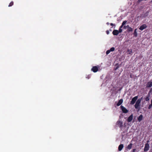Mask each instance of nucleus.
Returning <instances> with one entry per match:
<instances>
[{
	"mask_svg": "<svg viewBox=\"0 0 152 152\" xmlns=\"http://www.w3.org/2000/svg\"><path fill=\"white\" fill-rule=\"evenodd\" d=\"M116 127H119L121 130L123 127V122L120 120L118 121L116 123Z\"/></svg>",
	"mask_w": 152,
	"mask_h": 152,
	"instance_id": "nucleus-1",
	"label": "nucleus"
},
{
	"mask_svg": "<svg viewBox=\"0 0 152 152\" xmlns=\"http://www.w3.org/2000/svg\"><path fill=\"white\" fill-rule=\"evenodd\" d=\"M142 98L143 97H142L140 98H139L138 99L134 105V107L135 109H137L138 108V107L140 106V104Z\"/></svg>",
	"mask_w": 152,
	"mask_h": 152,
	"instance_id": "nucleus-2",
	"label": "nucleus"
},
{
	"mask_svg": "<svg viewBox=\"0 0 152 152\" xmlns=\"http://www.w3.org/2000/svg\"><path fill=\"white\" fill-rule=\"evenodd\" d=\"M138 98V96H136L133 97L131 101L130 104L133 105L134 104Z\"/></svg>",
	"mask_w": 152,
	"mask_h": 152,
	"instance_id": "nucleus-3",
	"label": "nucleus"
},
{
	"mask_svg": "<svg viewBox=\"0 0 152 152\" xmlns=\"http://www.w3.org/2000/svg\"><path fill=\"white\" fill-rule=\"evenodd\" d=\"M121 108L123 113H126L128 112V110L123 106H121Z\"/></svg>",
	"mask_w": 152,
	"mask_h": 152,
	"instance_id": "nucleus-4",
	"label": "nucleus"
},
{
	"mask_svg": "<svg viewBox=\"0 0 152 152\" xmlns=\"http://www.w3.org/2000/svg\"><path fill=\"white\" fill-rule=\"evenodd\" d=\"M149 148V145L148 143H146L145 145L144 148V151H148Z\"/></svg>",
	"mask_w": 152,
	"mask_h": 152,
	"instance_id": "nucleus-5",
	"label": "nucleus"
},
{
	"mask_svg": "<svg viewBox=\"0 0 152 152\" xmlns=\"http://www.w3.org/2000/svg\"><path fill=\"white\" fill-rule=\"evenodd\" d=\"M91 70L94 72H96L98 71V68L97 66H94L93 67Z\"/></svg>",
	"mask_w": 152,
	"mask_h": 152,
	"instance_id": "nucleus-6",
	"label": "nucleus"
},
{
	"mask_svg": "<svg viewBox=\"0 0 152 152\" xmlns=\"http://www.w3.org/2000/svg\"><path fill=\"white\" fill-rule=\"evenodd\" d=\"M147 27L146 25L145 24H143L139 28V29L140 30H142L143 29L146 28Z\"/></svg>",
	"mask_w": 152,
	"mask_h": 152,
	"instance_id": "nucleus-7",
	"label": "nucleus"
},
{
	"mask_svg": "<svg viewBox=\"0 0 152 152\" xmlns=\"http://www.w3.org/2000/svg\"><path fill=\"white\" fill-rule=\"evenodd\" d=\"M150 94H148V95L144 97V99L146 101H149L150 99Z\"/></svg>",
	"mask_w": 152,
	"mask_h": 152,
	"instance_id": "nucleus-8",
	"label": "nucleus"
},
{
	"mask_svg": "<svg viewBox=\"0 0 152 152\" xmlns=\"http://www.w3.org/2000/svg\"><path fill=\"white\" fill-rule=\"evenodd\" d=\"M133 114H132L127 118V121L129 122H131L133 119Z\"/></svg>",
	"mask_w": 152,
	"mask_h": 152,
	"instance_id": "nucleus-9",
	"label": "nucleus"
},
{
	"mask_svg": "<svg viewBox=\"0 0 152 152\" xmlns=\"http://www.w3.org/2000/svg\"><path fill=\"white\" fill-rule=\"evenodd\" d=\"M120 65L121 64H119L118 63L116 64L115 65L114 69L115 70H116L120 67Z\"/></svg>",
	"mask_w": 152,
	"mask_h": 152,
	"instance_id": "nucleus-10",
	"label": "nucleus"
},
{
	"mask_svg": "<svg viewBox=\"0 0 152 152\" xmlns=\"http://www.w3.org/2000/svg\"><path fill=\"white\" fill-rule=\"evenodd\" d=\"M113 34L114 35H117L119 34L118 30H114L113 31Z\"/></svg>",
	"mask_w": 152,
	"mask_h": 152,
	"instance_id": "nucleus-11",
	"label": "nucleus"
},
{
	"mask_svg": "<svg viewBox=\"0 0 152 152\" xmlns=\"http://www.w3.org/2000/svg\"><path fill=\"white\" fill-rule=\"evenodd\" d=\"M152 86V80L151 81L148 82L147 84V87L148 88H151Z\"/></svg>",
	"mask_w": 152,
	"mask_h": 152,
	"instance_id": "nucleus-12",
	"label": "nucleus"
},
{
	"mask_svg": "<svg viewBox=\"0 0 152 152\" xmlns=\"http://www.w3.org/2000/svg\"><path fill=\"white\" fill-rule=\"evenodd\" d=\"M123 102V99H121L119 100L118 102V103L117 104V105L118 106L121 105Z\"/></svg>",
	"mask_w": 152,
	"mask_h": 152,
	"instance_id": "nucleus-13",
	"label": "nucleus"
},
{
	"mask_svg": "<svg viewBox=\"0 0 152 152\" xmlns=\"http://www.w3.org/2000/svg\"><path fill=\"white\" fill-rule=\"evenodd\" d=\"M124 147V145L122 144H121L119 145L118 147V150L119 151H121Z\"/></svg>",
	"mask_w": 152,
	"mask_h": 152,
	"instance_id": "nucleus-14",
	"label": "nucleus"
},
{
	"mask_svg": "<svg viewBox=\"0 0 152 152\" xmlns=\"http://www.w3.org/2000/svg\"><path fill=\"white\" fill-rule=\"evenodd\" d=\"M143 119V115H140L138 117L137 119L139 122L141 121Z\"/></svg>",
	"mask_w": 152,
	"mask_h": 152,
	"instance_id": "nucleus-15",
	"label": "nucleus"
},
{
	"mask_svg": "<svg viewBox=\"0 0 152 152\" xmlns=\"http://www.w3.org/2000/svg\"><path fill=\"white\" fill-rule=\"evenodd\" d=\"M126 26H127V31H133L132 28L129 27V25H127Z\"/></svg>",
	"mask_w": 152,
	"mask_h": 152,
	"instance_id": "nucleus-16",
	"label": "nucleus"
},
{
	"mask_svg": "<svg viewBox=\"0 0 152 152\" xmlns=\"http://www.w3.org/2000/svg\"><path fill=\"white\" fill-rule=\"evenodd\" d=\"M134 36L135 37H136L137 36V29L136 28L134 30Z\"/></svg>",
	"mask_w": 152,
	"mask_h": 152,
	"instance_id": "nucleus-17",
	"label": "nucleus"
},
{
	"mask_svg": "<svg viewBox=\"0 0 152 152\" xmlns=\"http://www.w3.org/2000/svg\"><path fill=\"white\" fill-rule=\"evenodd\" d=\"M132 143H130L129 144L127 147V148L129 149H130L132 147Z\"/></svg>",
	"mask_w": 152,
	"mask_h": 152,
	"instance_id": "nucleus-18",
	"label": "nucleus"
},
{
	"mask_svg": "<svg viewBox=\"0 0 152 152\" xmlns=\"http://www.w3.org/2000/svg\"><path fill=\"white\" fill-rule=\"evenodd\" d=\"M127 52L128 53L131 54L132 53V50L131 49H128L127 50Z\"/></svg>",
	"mask_w": 152,
	"mask_h": 152,
	"instance_id": "nucleus-19",
	"label": "nucleus"
},
{
	"mask_svg": "<svg viewBox=\"0 0 152 152\" xmlns=\"http://www.w3.org/2000/svg\"><path fill=\"white\" fill-rule=\"evenodd\" d=\"M14 4L13 2V1H12L8 5L9 7H11L12 5H13Z\"/></svg>",
	"mask_w": 152,
	"mask_h": 152,
	"instance_id": "nucleus-20",
	"label": "nucleus"
},
{
	"mask_svg": "<svg viewBox=\"0 0 152 152\" xmlns=\"http://www.w3.org/2000/svg\"><path fill=\"white\" fill-rule=\"evenodd\" d=\"M115 48L114 47H112L109 50L110 52H113L114 51Z\"/></svg>",
	"mask_w": 152,
	"mask_h": 152,
	"instance_id": "nucleus-21",
	"label": "nucleus"
},
{
	"mask_svg": "<svg viewBox=\"0 0 152 152\" xmlns=\"http://www.w3.org/2000/svg\"><path fill=\"white\" fill-rule=\"evenodd\" d=\"M127 22V21L126 20L124 21L123 22L122 24V25L124 26V25H125L126 23Z\"/></svg>",
	"mask_w": 152,
	"mask_h": 152,
	"instance_id": "nucleus-22",
	"label": "nucleus"
},
{
	"mask_svg": "<svg viewBox=\"0 0 152 152\" xmlns=\"http://www.w3.org/2000/svg\"><path fill=\"white\" fill-rule=\"evenodd\" d=\"M122 30L121 28H119V30L118 31V33H121L122 32Z\"/></svg>",
	"mask_w": 152,
	"mask_h": 152,
	"instance_id": "nucleus-23",
	"label": "nucleus"
},
{
	"mask_svg": "<svg viewBox=\"0 0 152 152\" xmlns=\"http://www.w3.org/2000/svg\"><path fill=\"white\" fill-rule=\"evenodd\" d=\"M148 13H149L148 12V11L146 12L145 14V16H147L148 15Z\"/></svg>",
	"mask_w": 152,
	"mask_h": 152,
	"instance_id": "nucleus-24",
	"label": "nucleus"
},
{
	"mask_svg": "<svg viewBox=\"0 0 152 152\" xmlns=\"http://www.w3.org/2000/svg\"><path fill=\"white\" fill-rule=\"evenodd\" d=\"M110 50H108L106 52V53L107 54H108L110 53Z\"/></svg>",
	"mask_w": 152,
	"mask_h": 152,
	"instance_id": "nucleus-25",
	"label": "nucleus"
},
{
	"mask_svg": "<svg viewBox=\"0 0 152 152\" xmlns=\"http://www.w3.org/2000/svg\"><path fill=\"white\" fill-rule=\"evenodd\" d=\"M152 107V106L151 105V104H150V105H149L148 106V109H151V108Z\"/></svg>",
	"mask_w": 152,
	"mask_h": 152,
	"instance_id": "nucleus-26",
	"label": "nucleus"
},
{
	"mask_svg": "<svg viewBox=\"0 0 152 152\" xmlns=\"http://www.w3.org/2000/svg\"><path fill=\"white\" fill-rule=\"evenodd\" d=\"M152 92V88L150 90L149 92V93L148 94H150V93H151Z\"/></svg>",
	"mask_w": 152,
	"mask_h": 152,
	"instance_id": "nucleus-27",
	"label": "nucleus"
},
{
	"mask_svg": "<svg viewBox=\"0 0 152 152\" xmlns=\"http://www.w3.org/2000/svg\"><path fill=\"white\" fill-rule=\"evenodd\" d=\"M106 33L107 34H109V31L108 30H107L106 31Z\"/></svg>",
	"mask_w": 152,
	"mask_h": 152,
	"instance_id": "nucleus-28",
	"label": "nucleus"
},
{
	"mask_svg": "<svg viewBox=\"0 0 152 152\" xmlns=\"http://www.w3.org/2000/svg\"><path fill=\"white\" fill-rule=\"evenodd\" d=\"M143 0H138L137 1L138 3H140V2L143 1Z\"/></svg>",
	"mask_w": 152,
	"mask_h": 152,
	"instance_id": "nucleus-29",
	"label": "nucleus"
},
{
	"mask_svg": "<svg viewBox=\"0 0 152 152\" xmlns=\"http://www.w3.org/2000/svg\"><path fill=\"white\" fill-rule=\"evenodd\" d=\"M110 25L111 26H115V25L114 24H113V23H110Z\"/></svg>",
	"mask_w": 152,
	"mask_h": 152,
	"instance_id": "nucleus-30",
	"label": "nucleus"
},
{
	"mask_svg": "<svg viewBox=\"0 0 152 152\" xmlns=\"http://www.w3.org/2000/svg\"><path fill=\"white\" fill-rule=\"evenodd\" d=\"M127 26H124V28L125 29H126V28H127Z\"/></svg>",
	"mask_w": 152,
	"mask_h": 152,
	"instance_id": "nucleus-31",
	"label": "nucleus"
},
{
	"mask_svg": "<svg viewBox=\"0 0 152 152\" xmlns=\"http://www.w3.org/2000/svg\"><path fill=\"white\" fill-rule=\"evenodd\" d=\"M136 150V149H134L132 150V152H135Z\"/></svg>",
	"mask_w": 152,
	"mask_h": 152,
	"instance_id": "nucleus-32",
	"label": "nucleus"
},
{
	"mask_svg": "<svg viewBox=\"0 0 152 152\" xmlns=\"http://www.w3.org/2000/svg\"><path fill=\"white\" fill-rule=\"evenodd\" d=\"M124 26V25H122H122L119 28H121Z\"/></svg>",
	"mask_w": 152,
	"mask_h": 152,
	"instance_id": "nucleus-33",
	"label": "nucleus"
},
{
	"mask_svg": "<svg viewBox=\"0 0 152 152\" xmlns=\"http://www.w3.org/2000/svg\"><path fill=\"white\" fill-rule=\"evenodd\" d=\"M151 105L152 106V99L151 100Z\"/></svg>",
	"mask_w": 152,
	"mask_h": 152,
	"instance_id": "nucleus-34",
	"label": "nucleus"
},
{
	"mask_svg": "<svg viewBox=\"0 0 152 152\" xmlns=\"http://www.w3.org/2000/svg\"><path fill=\"white\" fill-rule=\"evenodd\" d=\"M106 24L107 25H109V23L108 22H107V23H106Z\"/></svg>",
	"mask_w": 152,
	"mask_h": 152,
	"instance_id": "nucleus-35",
	"label": "nucleus"
},
{
	"mask_svg": "<svg viewBox=\"0 0 152 152\" xmlns=\"http://www.w3.org/2000/svg\"><path fill=\"white\" fill-rule=\"evenodd\" d=\"M147 142H149V141H147Z\"/></svg>",
	"mask_w": 152,
	"mask_h": 152,
	"instance_id": "nucleus-36",
	"label": "nucleus"
},
{
	"mask_svg": "<svg viewBox=\"0 0 152 152\" xmlns=\"http://www.w3.org/2000/svg\"><path fill=\"white\" fill-rule=\"evenodd\" d=\"M151 2H152V0H151Z\"/></svg>",
	"mask_w": 152,
	"mask_h": 152,
	"instance_id": "nucleus-37",
	"label": "nucleus"
}]
</instances>
